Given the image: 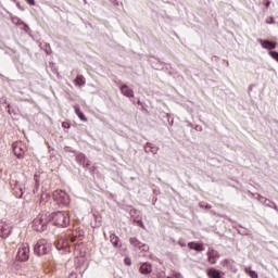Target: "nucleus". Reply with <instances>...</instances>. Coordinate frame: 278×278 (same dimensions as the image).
I'll return each mask as SVG.
<instances>
[{
    "label": "nucleus",
    "mask_w": 278,
    "mask_h": 278,
    "mask_svg": "<svg viewBox=\"0 0 278 278\" xmlns=\"http://www.w3.org/2000/svg\"><path fill=\"white\" fill-rule=\"evenodd\" d=\"M48 220L50 225L54 227H68L71 225V216L66 212L58 211L53 213H48Z\"/></svg>",
    "instance_id": "nucleus-1"
},
{
    "label": "nucleus",
    "mask_w": 278,
    "mask_h": 278,
    "mask_svg": "<svg viewBox=\"0 0 278 278\" xmlns=\"http://www.w3.org/2000/svg\"><path fill=\"white\" fill-rule=\"evenodd\" d=\"M49 225H50V222H49L48 213L39 214L33 220V229H34V231H38L39 233H42V231H47Z\"/></svg>",
    "instance_id": "nucleus-2"
},
{
    "label": "nucleus",
    "mask_w": 278,
    "mask_h": 278,
    "mask_svg": "<svg viewBox=\"0 0 278 278\" xmlns=\"http://www.w3.org/2000/svg\"><path fill=\"white\" fill-rule=\"evenodd\" d=\"M51 251V243L46 239H40L34 247V253L38 257H42V255H47Z\"/></svg>",
    "instance_id": "nucleus-3"
},
{
    "label": "nucleus",
    "mask_w": 278,
    "mask_h": 278,
    "mask_svg": "<svg viewBox=\"0 0 278 278\" xmlns=\"http://www.w3.org/2000/svg\"><path fill=\"white\" fill-rule=\"evenodd\" d=\"M52 199H53V201H55V203H58V205H68V203H71L68 193L64 190L53 191Z\"/></svg>",
    "instance_id": "nucleus-4"
},
{
    "label": "nucleus",
    "mask_w": 278,
    "mask_h": 278,
    "mask_svg": "<svg viewBox=\"0 0 278 278\" xmlns=\"http://www.w3.org/2000/svg\"><path fill=\"white\" fill-rule=\"evenodd\" d=\"M17 262H28L29 261V245L22 244L16 253Z\"/></svg>",
    "instance_id": "nucleus-5"
},
{
    "label": "nucleus",
    "mask_w": 278,
    "mask_h": 278,
    "mask_svg": "<svg viewBox=\"0 0 278 278\" xmlns=\"http://www.w3.org/2000/svg\"><path fill=\"white\" fill-rule=\"evenodd\" d=\"M129 242L131 247L135 249V251H142L143 253H147V251H149V245L142 243L136 237H130Z\"/></svg>",
    "instance_id": "nucleus-6"
},
{
    "label": "nucleus",
    "mask_w": 278,
    "mask_h": 278,
    "mask_svg": "<svg viewBox=\"0 0 278 278\" xmlns=\"http://www.w3.org/2000/svg\"><path fill=\"white\" fill-rule=\"evenodd\" d=\"M25 144L23 142L13 143V153L17 156L18 160L25 157Z\"/></svg>",
    "instance_id": "nucleus-7"
},
{
    "label": "nucleus",
    "mask_w": 278,
    "mask_h": 278,
    "mask_svg": "<svg viewBox=\"0 0 278 278\" xmlns=\"http://www.w3.org/2000/svg\"><path fill=\"white\" fill-rule=\"evenodd\" d=\"M12 233V224L5 222L0 224V238H10Z\"/></svg>",
    "instance_id": "nucleus-8"
},
{
    "label": "nucleus",
    "mask_w": 278,
    "mask_h": 278,
    "mask_svg": "<svg viewBox=\"0 0 278 278\" xmlns=\"http://www.w3.org/2000/svg\"><path fill=\"white\" fill-rule=\"evenodd\" d=\"M76 162H78L80 166H84V168H90V161L88 160V157H86V154L84 153L76 154Z\"/></svg>",
    "instance_id": "nucleus-9"
},
{
    "label": "nucleus",
    "mask_w": 278,
    "mask_h": 278,
    "mask_svg": "<svg viewBox=\"0 0 278 278\" xmlns=\"http://www.w3.org/2000/svg\"><path fill=\"white\" fill-rule=\"evenodd\" d=\"M258 42L263 49H267L268 51H273V49H277V41L258 39Z\"/></svg>",
    "instance_id": "nucleus-10"
},
{
    "label": "nucleus",
    "mask_w": 278,
    "mask_h": 278,
    "mask_svg": "<svg viewBox=\"0 0 278 278\" xmlns=\"http://www.w3.org/2000/svg\"><path fill=\"white\" fill-rule=\"evenodd\" d=\"M119 90L124 97H127L128 99L134 98V89L129 88L126 84L122 85Z\"/></svg>",
    "instance_id": "nucleus-11"
},
{
    "label": "nucleus",
    "mask_w": 278,
    "mask_h": 278,
    "mask_svg": "<svg viewBox=\"0 0 278 278\" xmlns=\"http://www.w3.org/2000/svg\"><path fill=\"white\" fill-rule=\"evenodd\" d=\"M141 275H151L153 273V266H151V263H142L139 268Z\"/></svg>",
    "instance_id": "nucleus-12"
},
{
    "label": "nucleus",
    "mask_w": 278,
    "mask_h": 278,
    "mask_svg": "<svg viewBox=\"0 0 278 278\" xmlns=\"http://www.w3.org/2000/svg\"><path fill=\"white\" fill-rule=\"evenodd\" d=\"M207 255V260L210 262V264H216V257L218 256V252L214 251V250H208L206 252Z\"/></svg>",
    "instance_id": "nucleus-13"
},
{
    "label": "nucleus",
    "mask_w": 278,
    "mask_h": 278,
    "mask_svg": "<svg viewBox=\"0 0 278 278\" xmlns=\"http://www.w3.org/2000/svg\"><path fill=\"white\" fill-rule=\"evenodd\" d=\"M75 114L80 118L84 123H88V117L81 112V109L78 104L74 105Z\"/></svg>",
    "instance_id": "nucleus-14"
},
{
    "label": "nucleus",
    "mask_w": 278,
    "mask_h": 278,
    "mask_svg": "<svg viewBox=\"0 0 278 278\" xmlns=\"http://www.w3.org/2000/svg\"><path fill=\"white\" fill-rule=\"evenodd\" d=\"M188 247L189 249H191L192 251H197L198 253H201L205 249L203 248L202 243H197V242H189Z\"/></svg>",
    "instance_id": "nucleus-15"
},
{
    "label": "nucleus",
    "mask_w": 278,
    "mask_h": 278,
    "mask_svg": "<svg viewBox=\"0 0 278 278\" xmlns=\"http://www.w3.org/2000/svg\"><path fill=\"white\" fill-rule=\"evenodd\" d=\"M110 242L112 243V245L114 247V249H118L121 248V238H118V236L111 233L110 236Z\"/></svg>",
    "instance_id": "nucleus-16"
},
{
    "label": "nucleus",
    "mask_w": 278,
    "mask_h": 278,
    "mask_svg": "<svg viewBox=\"0 0 278 278\" xmlns=\"http://www.w3.org/2000/svg\"><path fill=\"white\" fill-rule=\"evenodd\" d=\"M146 153H152L153 155H157V149L153 147L151 142H147L144 146Z\"/></svg>",
    "instance_id": "nucleus-17"
},
{
    "label": "nucleus",
    "mask_w": 278,
    "mask_h": 278,
    "mask_svg": "<svg viewBox=\"0 0 278 278\" xmlns=\"http://www.w3.org/2000/svg\"><path fill=\"white\" fill-rule=\"evenodd\" d=\"M74 81L76 86H86V79L84 78L83 75L76 76Z\"/></svg>",
    "instance_id": "nucleus-18"
},
{
    "label": "nucleus",
    "mask_w": 278,
    "mask_h": 278,
    "mask_svg": "<svg viewBox=\"0 0 278 278\" xmlns=\"http://www.w3.org/2000/svg\"><path fill=\"white\" fill-rule=\"evenodd\" d=\"M245 273L247 275H249L251 278H260V276L257 275V271L249 268V267H245Z\"/></svg>",
    "instance_id": "nucleus-19"
},
{
    "label": "nucleus",
    "mask_w": 278,
    "mask_h": 278,
    "mask_svg": "<svg viewBox=\"0 0 278 278\" xmlns=\"http://www.w3.org/2000/svg\"><path fill=\"white\" fill-rule=\"evenodd\" d=\"M269 55H270V58H273V60H276V62H278V52L277 51L270 50Z\"/></svg>",
    "instance_id": "nucleus-20"
},
{
    "label": "nucleus",
    "mask_w": 278,
    "mask_h": 278,
    "mask_svg": "<svg viewBox=\"0 0 278 278\" xmlns=\"http://www.w3.org/2000/svg\"><path fill=\"white\" fill-rule=\"evenodd\" d=\"M20 191H15V197L17 199H23V194H24V191H23V188H18Z\"/></svg>",
    "instance_id": "nucleus-21"
},
{
    "label": "nucleus",
    "mask_w": 278,
    "mask_h": 278,
    "mask_svg": "<svg viewBox=\"0 0 278 278\" xmlns=\"http://www.w3.org/2000/svg\"><path fill=\"white\" fill-rule=\"evenodd\" d=\"M40 190V180L36 179L35 189L33 190L34 194Z\"/></svg>",
    "instance_id": "nucleus-22"
},
{
    "label": "nucleus",
    "mask_w": 278,
    "mask_h": 278,
    "mask_svg": "<svg viewBox=\"0 0 278 278\" xmlns=\"http://www.w3.org/2000/svg\"><path fill=\"white\" fill-rule=\"evenodd\" d=\"M45 51H46L47 55H51V46L49 43H46Z\"/></svg>",
    "instance_id": "nucleus-23"
},
{
    "label": "nucleus",
    "mask_w": 278,
    "mask_h": 278,
    "mask_svg": "<svg viewBox=\"0 0 278 278\" xmlns=\"http://www.w3.org/2000/svg\"><path fill=\"white\" fill-rule=\"evenodd\" d=\"M200 207H204L205 210H212V205H210V204H204L203 202H200Z\"/></svg>",
    "instance_id": "nucleus-24"
},
{
    "label": "nucleus",
    "mask_w": 278,
    "mask_h": 278,
    "mask_svg": "<svg viewBox=\"0 0 278 278\" xmlns=\"http://www.w3.org/2000/svg\"><path fill=\"white\" fill-rule=\"evenodd\" d=\"M267 25H275V17H269V20L266 21Z\"/></svg>",
    "instance_id": "nucleus-25"
},
{
    "label": "nucleus",
    "mask_w": 278,
    "mask_h": 278,
    "mask_svg": "<svg viewBox=\"0 0 278 278\" xmlns=\"http://www.w3.org/2000/svg\"><path fill=\"white\" fill-rule=\"evenodd\" d=\"M124 262H125L126 266H131V258L126 257V258L124 260Z\"/></svg>",
    "instance_id": "nucleus-26"
},
{
    "label": "nucleus",
    "mask_w": 278,
    "mask_h": 278,
    "mask_svg": "<svg viewBox=\"0 0 278 278\" xmlns=\"http://www.w3.org/2000/svg\"><path fill=\"white\" fill-rule=\"evenodd\" d=\"M28 5H36V0H25Z\"/></svg>",
    "instance_id": "nucleus-27"
},
{
    "label": "nucleus",
    "mask_w": 278,
    "mask_h": 278,
    "mask_svg": "<svg viewBox=\"0 0 278 278\" xmlns=\"http://www.w3.org/2000/svg\"><path fill=\"white\" fill-rule=\"evenodd\" d=\"M62 127H64L65 129H68V127H71V125H68V123H63Z\"/></svg>",
    "instance_id": "nucleus-28"
},
{
    "label": "nucleus",
    "mask_w": 278,
    "mask_h": 278,
    "mask_svg": "<svg viewBox=\"0 0 278 278\" xmlns=\"http://www.w3.org/2000/svg\"><path fill=\"white\" fill-rule=\"evenodd\" d=\"M178 244H179V247H186V242H184V241H178Z\"/></svg>",
    "instance_id": "nucleus-29"
},
{
    "label": "nucleus",
    "mask_w": 278,
    "mask_h": 278,
    "mask_svg": "<svg viewBox=\"0 0 278 278\" xmlns=\"http://www.w3.org/2000/svg\"><path fill=\"white\" fill-rule=\"evenodd\" d=\"M266 8H270V0H267V2L265 3Z\"/></svg>",
    "instance_id": "nucleus-30"
},
{
    "label": "nucleus",
    "mask_w": 278,
    "mask_h": 278,
    "mask_svg": "<svg viewBox=\"0 0 278 278\" xmlns=\"http://www.w3.org/2000/svg\"><path fill=\"white\" fill-rule=\"evenodd\" d=\"M139 224H140V227H141L142 229H144V223H142V220H140Z\"/></svg>",
    "instance_id": "nucleus-31"
},
{
    "label": "nucleus",
    "mask_w": 278,
    "mask_h": 278,
    "mask_svg": "<svg viewBox=\"0 0 278 278\" xmlns=\"http://www.w3.org/2000/svg\"><path fill=\"white\" fill-rule=\"evenodd\" d=\"M114 5H118V0L113 1Z\"/></svg>",
    "instance_id": "nucleus-32"
},
{
    "label": "nucleus",
    "mask_w": 278,
    "mask_h": 278,
    "mask_svg": "<svg viewBox=\"0 0 278 278\" xmlns=\"http://www.w3.org/2000/svg\"><path fill=\"white\" fill-rule=\"evenodd\" d=\"M138 105H142V102H140V100L137 101Z\"/></svg>",
    "instance_id": "nucleus-33"
},
{
    "label": "nucleus",
    "mask_w": 278,
    "mask_h": 278,
    "mask_svg": "<svg viewBox=\"0 0 278 278\" xmlns=\"http://www.w3.org/2000/svg\"><path fill=\"white\" fill-rule=\"evenodd\" d=\"M224 263H225V264H229V261H228V260H225Z\"/></svg>",
    "instance_id": "nucleus-34"
},
{
    "label": "nucleus",
    "mask_w": 278,
    "mask_h": 278,
    "mask_svg": "<svg viewBox=\"0 0 278 278\" xmlns=\"http://www.w3.org/2000/svg\"><path fill=\"white\" fill-rule=\"evenodd\" d=\"M265 203H270V200H265Z\"/></svg>",
    "instance_id": "nucleus-35"
},
{
    "label": "nucleus",
    "mask_w": 278,
    "mask_h": 278,
    "mask_svg": "<svg viewBox=\"0 0 278 278\" xmlns=\"http://www.w3.org/2000/svg\"><path fill=\"white\" fill-rule=\"evenodd\" d=\"M16 5H17V8H21V4L18 2L16 3Z\"/></svg>",
    "instance_id": "nucleus-36"
},
{
    "label": "nucleus",
    "mask_w": 278,
    "mask_h": 278,
    "mask_svg": "<svg viewBox=\"0 0 278 278\" xmlns=\"http://www.w3.org/2000/svg\"><path fill=\"white\" fill-rule=\"evenodd\" d=\"M250 90H252V87L250 86Z\"/></svg>",
    "instance_id": "nucleus-37"
}]
</instances>
